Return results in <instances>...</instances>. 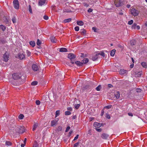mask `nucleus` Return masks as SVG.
I'll return each mask as SVG.
<instances>
[{
    "label": "nucleus",
    "mask_w": 147,
    "mask_h": 147,
    "mask_svg": "<svg viewBox=\"0 0 147 147\" xmlns=\"http://www.w3.org/2000/svg\"><path fill=\"white\" fill-rule=\"evenodd\" d=\"M79 136V135L78 134H77L76 135V136L75 137V138L74 140V141H75V140H77L78 139Z\"/></svg>",
    "instance_id": "obj_58"
},
{
    "label": "nucleus",
    "mask_w": 147,
    "mask_h": 147,
    "mask_svg": "<svg viewBox=\"0 0 147 147\" xmlns=\"http://www.w3.org/2000/svg\"><path fill=\"white\" fill-rule=\"evenodd\" d=\"M62 129V126H60L58 127H57L55 129V130L57 133H58L59 132L61 131Z\"/></svg>",
    "instance_id": "obj_18"
},
{
    "label": "nucleus",
    "mask_w": 147,
    "mask_h": 147,
    "mask_svg": "<svg viewBox=\"0 0 147 147\" xmlns=\"http://www.w3.org/2000/svg\"><path fill=\"white\" fill-rule=\"evenodd\" d=\"M29 11L30 13H32V10L31 6H30V5H29Z\"/></svg>",
    "instance_id": "obj_42"
},
{
    "label": "nucleus",
    "mask_w": 147,
    "mask_h": 147,
    "mask_svg": "<svg viewBox=\"0 0 147 147\" xmlns=\"http://www.w3.org/2000/svg\"><path fill=\"white\" fill-rule=\"evenodd\" d=\"M91 88V87L89 85H86L83 86L82 88L83 91H85L86 90H89Z\"/></svg>",
    "instance_id": "obj_10"
},
{
    "label": "nucleus",
    "mask_w": 147,
    "mask_h": 147,
    "mask_svg": "<svg viewBox=\"0 0 147 147\" xmlns=\"http://www.w3.org/2000/svg\"><path fill=\"white\" fill-rule=\"evenodd\" d=\"M67 110H68L71 111L72 110V109L71 107H69L67 108Z\"/></svg>",
    "instance_id": "obj_62"
},
{
    "label": "nucleus",
    "mask_w": 147,
    "mask_h": 147,
    "mask_svg": "<svg viewBox=\"0 0 147 147\" xmlns=\"http://www.w3.org/2000/svg\"><path fill=\"white\" fill-rule=\"evenodd\" d=\"M106 118L108 119H110V116L109 114H107Z\"/></svg>",
    "instance_id": "obj_60"
},
{
    "label": "nucleus",
    "mask_w": 147,
    "mask_h": 147,
    "mask_svg": "<svg viewBox=\"0 0 147 147\" xmlns=\"http://www.w3.org/2000/svg\"><path fill=\"white\" fill-rule=\"evenodd\" d=\"M41 44V42L39 39H38L36 42V44L38 46L40 45Z\"/></svg>",
    "instance_id": "obj_36"
},
{
    "label": "nucleus",
    "mask_w": 147,
    "mask_h": 147,
    "mask_svg": "<svg viewBox=\"0 0 147 147\" xmlns=\"http://www.w3.org/2000/svg\"><path fill=\"white\" fill-rule=\"evenodd\" d=\"M92 9L91 8H89V9L88 10V11L90 13L92 11Z\"/></svg>",
    "instance_id": "obj_61"
},
{
    "label": "nucleus",
    "mask_w": 147,
    "mask_h": 147,
    "mask_svg": "<svg viewBox=\"0 0 147 147\" xmlns=\"http://www.w3.org/2000/svg\"><path fill=\"white\" fill-rule=\"evenodd\" d=\"M101 88V86L100 85L98 86L96 88V90L97 91H99L100 90Z\"/></svg>",
    "instance_id": "obj_35"
},
{
    "label": "nucleus",
    "mask_w": 147,
    "mask_h": 147,
    "mask_svg": "<svg viewBox=\"0 0 147 147\" xmlns=\"http://www.w3.org/2000/svg\"><path fill=\"white\" fill-rule=\"evenodd\" d=\"M89 61V59L88 58H85L82 61L83 64H86Z\"/></svg>",
    "instance_id": "obj_24"
},
{
    "label": "nucleus",
    "mask_w": 147,
    "mask_h": 147,
    "mask_svg": "<svg viewBox=\"0 0 147 147\" xmlns=\"http://www.w3.org/2000/svg\"><path fill=\"white\" fill-rule=\"evenodd\" d=\"M112 106L111 105H109L107 106H105L104 107V109H110L111 108Z\"/></svg>",
    "instance_id": "obj_43"
},
{
    "label": "nucleus",
    "mask_w": 147,
    "mask_h": 147,
    "mask_svg": "<svg viewBox=\"0 0 147 147\" xmlns=\"http://www.w3.org/2000/svg\"><path fill=\"white\" fill-rule=\"evenodd\" d=\"M92 29L94 31V32H96V28L94 27H93L92 28Z\"/></svg>",
    "instance_id": "obj_64"
},
{
    "label": "nucleus",
    "mask_w": 147,
    "mask_h": 147,
    "mask_svg": "<svg viewBox=\"0 0 147 147\" xmlns=\"http://www.w3.org/2000/svg\"><path fill=\"white\" fill-rule=\"evenodd\" d=\"M75 63L76 65L78 66H82L83 64L82 62H80L79 61H76L75 62Z\"/></svg>",
    "instance_id": "obj_20"
},
{
    "label": "nucleus",
    "mask_w": 147,
    "mask_h": 147,
    "mask_svg": "<svg viewBox=\"0 0 147 147\" xmlns=\"http://www.w3.org/2000/svg\"><path fill=\"white\" fill-rule=\"evenodd\" d=\"M95 129L96 131H97L99 132H101L102 130V129L101 128H99V129L95 128Z\"/></svg>",
    "instance_id": "obj_55"
},
{
    "label": "nucleus",
    "mask_w": 147,
    "mask_h": 147,
    "mask_svg": "<svg viewBox=\"0 0 147 147\" xmlns=\"http://www.w3.org/2000/svg\"><path fill=\"white\" fill-rule=\"evenodd\" d=\"M32 70L34 71H37L38 70V66L36 64H33L32 66Z\"/></svg>",
    "instance_id": "obj_13"
},
{
    "label": "nucleus",
    "mask_w": 147,
    "mask_h": 147,
    "mask_svg": "<svg viewBox=\"0 0 147 147\" xmlns=\"http://www.w3.org/2000/svg\"><path fill=\"white\" fill-rule=\"evenodd\" d=\"M29 44L32 47H34L35 45V43L34 41H30L29 42Z\"/></svg>",
    "instance_id": "obj_28"
},
{
    "label": "nucleus",
    "mask_w": 147,
    "mask_h": 147,
    "mask_svg": "<svg viewBox=\"0 0 147 147\" xmlns=\"http://www.w3.org/2000/svg\"><path fill=\"white\" fill-rule=\"evenodd\" d=\"M24 117V115L23 114H20L18 116V118L20 119H22Z\"/></svg>",
    "instance_id": "obj_41"
},
{
    "label": "nucleus",
    "mask_w": 147,
    "mask_h": 147,
    "mask_svg": "<svg viewBox=\"0 0 147 147\" xmlns=\"http://www.w3.org/2000/svg\"><path fill=\"white\" fill-rule=\"evenodd\" d=\"M3 60L5 62H7L9 59V55L5 53L3 55Z\"/></svg>",
    "instance_id": "obj_7"
},
{
    "label": "nucleus",
    "mask_w": 147,
    "mask_h": 147,
    "mask_svg": "<svg viewBox=\"0 0 147 147\" xmlns=\"http://www.w3.org/2000/svg\"><path fill=\"white\" fill-rule=\"evenodd\" d=\"M80 105H79V104H78L77 105H76L75 106V107L76 108V109H78V108L80 107Z\"/></svg>",
    "instance_id": "obj_52"
},
{
    "label": "nucleus",
    "mask_w": 147,
    "mask_h": 147,
    "mask_svg": "<svg viewBox=\"0 0 147 147\" xmlns=\"http://www.w3.org/2000/svg\"><path fill=\"white\" fill-rule=\"evenodd\" d=\"M142 74V72H139L138 73L137 77H140Z\"/></svg>",
    "instance_id": "obj_48"
},
{
    "label": "nucleus",
    "mask_w": 147,
    "mask_h": 147,
    "mask_svg": "<svg viewBox=\"0 0 147 147\" xmlns=\"http://www.w3.org/2000/svg\"><path fill=\"white\" fill-rule=\"evenodd\" d=\"M16 57L20 60H22L25 58V55L22 53H20L16 55Z\"/></svg>",
    "instance_id": "obj_4"
},
{
    "label": "nucleus",
    "mask_w": 147,
    "mask_h": 147,
    "mask_svg": "<svg viewBox=\"0 0 147 147\" xmlns=\"http://www.w3.org/2000/svg\"><path fill=\"white\" fill-rule=\"evenodd\" d=\"M104 109H103L101 111V115H100L101 116H102L104 114Z\"/></svg>",
    "instance_id": "obj_57"
},
{
    "label": "nucleus",
    "mask_w": 147,
    "mask_h": 147,
    "mask_svg": "<svg viewBox=\"0 0 147 147\" xmlns=\"http://www.w3.org/2000/svg\"><path fill=\"white\" fill-rule=\"evenodd\" d=\"M71 114V113L70 111H67L65 112V115H70Z\"/></svg>",
    "instance_id": "obj_40"
},
{
    "label": "nucleus",
    "mask_w": 147,
    "mask_h": 147,
    "mask_svg": "<svg viewBox=\"0 0 147 147\" xmlns=\"http://www.w3.org/2000/svg\"><path fill=\"white\" fill-rule=\"evenodd\" d=\"M80 32L81 33V34L82 35H86V31L84 29H80Z\"/></svg>",
    "instance_id": "obj_17"
},
{
    "label": "nucleus",
    "mask_w": 147,
    "mask_h": 147,
    "mask_svg": "<svg viewBox=\"0 0 147 147\" xmlns=\"http://www.w3.org/2000/svg\"><path fill=\"white\" fill-rule=\"evenodd\" d=\"M119 74L121 75H124L125 74H127V70H124V69H121L119 71Z\"/></svg>",
    "instance_id": "obj_14"
},
{
    "label": "nucleus",
    "mask_w": 147,
    "mask_h": 147,
    "mask_svg": "<svg viewBox=\"0 0 147 147\" xmlns=\"http://www.w3.org/2000/svg\"><path fill=\"white\" fill-rule=\"evenodd\" d=\"M102 125V123L95 122L94 123L93 125L95 127L98 128L100 127Z\"/></svg>",
    "instance_id": "obj_11"
},
{
    "label": "nucleus",
    "mask_w": 147,
    "mask_h": 147,
    "mask_svg": "<svg viewBox=\"0 0 147 147\" xmlns=\"http://www.w3.org/2000/svg\"><path fill=\"white\" fill-rule=\"evenodd\" d=\"M114 94L117 99L119 98L120 97V93L119 92L117 91L115 92L114 93Z\"/></svg>",
    "instance_id": "obj_23"
},
{
    "label": "nucleus",
    "mask_w": 147,
    "mask_h": 147,
    "mask_svg": "<svg viewBox=\"0 0 147 147\" xmlns=\"http://www.w3.org/2000/svg\"><path fill=\"white\" fill-rule=\"evenodd\" d=\"M46 0H40L38 2V5L40 6H42L45 3Z\"/></svg>",
    "instance_id": "obj_16"
},
{
    "label": "nucleus",
    "mask_w": 147,
    "mask_h": 147,
    "mask_svg": "<svg viewBox=\"0 0 147 147\" xmlns=\"http://www.w3.org/2000/svg\"><path fill=\"white\" fill-rule=\"evenodd\" d=\"M38 125V123L37 122H34V124L33 126L32 130L34 131Z\"/></svg>",
    "instance_id": "obj_19"
},
{
    "label": "nucleus",
    "mask_w": 147,
    "mask_h": 147,
    "mask_svg": "<svg viewBox=\"0 0 147 147\" xmlns=\"http://www.w3.org/2000/svg\"><path fill=\"white\" fill-rule=\"evenodd\" d=\"M70 128V127L69 126H68L66 129L65 130V132H68L69 131V130Z\"/></svg>",
    "instance_id": "obj_56"
},
{
    "label": "nucleus",
    "mask_w": 147,
    "mask_h": 147,
    "mask_svg": "<svg viewBox=\"0 0 147 147\" xmlns=\"http://www.w3.org/2000/svg\"><path fill=\"white\" fill-rule=\"evenodd\" d=\"M26 141H27V138H25L24 139V144H26Z\"/></svg>",
    "instance_id": "obj_63"
},
{
    "label": "nucleus",
    "mask_w": 147,
    "mask_h": 147,
    "mask_svg": "<svg viewBox=\"0 0 147 147\" xmlns=\"http://www.w3.org/2000/svg\"><path fill=\"white\" fill-rule=\"evenodd\" d=\"M67 49L65 48H61L59 49V52H67Z\"/></svg>",
    "instance_id": "obj_25"
},
{
    "label": "nucleus",
    "mask_w": 147,
    "mask_h": 147,
    "mask_svg": "<svg viewBox=\"0 0 147 147\" xmlns=\"http://www.w3.org/2000/svg\"><path fill=\"white\" fill-rule=\"evenodd\" d=\"M19 129V130L17 131V132L22 134L25 132V129L24 127L20 126Z\"/></svg>",
    "instance_id": "obj_8"
},
{
    "label": "nucleus",
    "mask_w": 147,
    "mask_h": 147,
    "mask_svg": "<svg viewBox=\"0 0 147 147\" xmlns=\"http://www.w3.org/2000/svg\"><path fill=\"white\" fill-rule=\"evenodd\" d=\"M43 18L45 20H48L49 19L48 16H44Z\"/></svg>",
    "instance_id": "obj_54"
},
{
    "label": "nucleus",
    "mask_w": 147,
    "mask_h": 147,
    "mask_svg": "<svg viewBox=\"0 0 147 147\" xmlns=\"http://www.w3.org/2000/svg\"><path fill=\"white\" fill-rule=\"evenodd\" d=\"M71 20V19L69 18L65 20H63V22L64 23H67L70 22Z\"/></svg>",
    "instance_id": "obj_31"
},
{
    "label": "nucleus",
    "mask_w": 147,
    "mask_h": 147,
    "mask_svg": "<svg viewBox=\"0 0 147 147\" xmlns=\"http://www.w3.org/2000/svg\"><path fill=\"white\" fill-rule=\"evenodd\" d=\"M76 56L72 53H69L67 55V58L71 60L76 58Z\"/></svg>",
    "instance_id": "obj_6"
},
{
    "label": "nucleus",
    "mask_w": 147,
    "mask_h": 147,
    "mask_svg": "<svg viewBox=\"0 0 147 147\" xmlns=\"http://www.w3.org/2000/svg\"><path fill=\"white\" fill-rule=\"evenodd\" d=\"M133 20H131L130 21H129L128 22V24L129 25H131L133 23Z\"/></svg>",
    "instance_id": "obj_51"
},
{
    "label": "nucleus",
    "mask_w": 147,
    "mask_h": 147,
    "mask_svg": "<svg viewBox=\"0 0 147 147\" xmlns=\"http://www.w3.org/2000/svg\"><path fill=\"white\" fill-rule=\"evenodd\" d=\"M50 39L52 42L53 43H55L56 42V39H55V37H54L53 36H51Z\"/></svg>",
    "instance_id": "obj_21"
},
{
    "label": "nucleus",
    "mask_w": 147,
    "mask_h": 147,
    "mask_svg": "<svg viewBox=\"0 0 147 147\" xmlns=\"http://www.w3.org/2000/svg\"><path fill=\"white\" fill-rule=\"evenodd\" d=\"M116 50L115 49H113L111 51L110 55L111 56H113L115 53Z\"/></svg>",
    "instance_id": "obj_27"
},
{
    "label": "nucleus",
    "mask_w": 147,
    "mask_h": 147,
    "mask_svg": "<svg viewBox=\"0 0 147 147\" xmlns=\"http://www.w3.org/2000/svg\"><path fill=\"white\" fill-rule=\"evenodd\" d=\"M142 91V90L140 88H137L136 89V91L137 92H140Z\"/></svg>",
    "instance_id": "obj_53"
},
{
    "label": "nucleus",
    "mask_w": 147,
    "mask_h": 147,
    "mask_svg": "<svg viewBox=\"0 0 147 147\" xmlns=\"http://www.w3.org/2000/svg\"><path fill=\"white\" fill-rule=\"evenodd\" d=\"M59 120L58 118L56 119H55L52 120L51 121V126H54L57 123Z\"/></svg>",
    "instance_id": "obj_9"
},
{
    "label": "nucleus",
    "mask_w": 147,
    "mask_h": 147,
    "mask_svg": "<svg viewBox=\"0 0 147 147\" xmlns=\"http://www.w3.org/2000/svg\"><path fill=\"white\" fill-rule=\"evenodd\" d=\"M36 103L37 105H39L40 104V102L39 100H36Z\"/></svg>",
    "instance_id": "obj_50"
},
{
    "label": "nucleus",
    "mask_w": 147,
    "mask_h": 147,
    "mask_svg": "<svg viewBox=\"0 0 147 147\" xmlns=\"http://www.w3.org/2000/svg\"><path fill=\"white\" fill-rule=\"evenodd\" d=\"M5 144L7 146H11L12 145V144L10 142L6 141L5 142Z\"/></svg>",
    "instance_id": "obj_32"
},
{
    "label": "nucleus",
    "mask_w": 147,
    "mask_h": 147,
    "mask_svg": "<svg viewBox=\"0 0 147 147\" xmlns=\"http://www.w3.org/2000/svg\"><path fill=\"white\" fill-rule=\"evenodd\" d=\"M60 111L59 110H57L56 111V115H55V117L58 116L60 114Z\"/></svg>",
    "instance_id": "obj_37"
},
{
    "label": "nucleus",
    "mask_w": 147,
    "mask_h": 147,
    "mask_svg": "<svg viewBox=\"0 0 147 147\" xmlns=\"http://www.w3.org/2000/svg\"><path fill=\"white\" fill-rule=\"evenodd\" d=\"M33 147H38V144L36 141L35 142Z\"/></svg>",
    "instance_id": "obj_45"
},
{
    "label": "nucleus",
    "mask_w": 147,
    "mask_h": 147,
    "mask_svg": "<svg viewBox=\"0 0 147 147\" xmlns=\"http://www.w3.org/2000/svg\"><path fill=\"white\" fill-rule=\"evenodd\" d=\"M12 77L14 80H17L19 78L21 79H24V76H21V74L19 73H14L12 75Z\"/></svg>",
    "instance_id": "obj_1"
},
{
    "label": "nucleus",
    "mask_w": 147,
    "mask_h": 147,
    "mask_svg": "<svg viewBox=\"0 0 147 147\" xmlns=\"http://www.w3.org/2000/svg\"><path fill=\"white\" fill-rule=\"evenodd\" d=\"M137 24L136 23H134L131 26V28L132 29H135L136 28Z\"/></svg>",
    "instance_id": "obj_39"
},
{
    "label": "nucleus",
    "mask_w": 147,
    "mask_h": 147,
    "mask_svg": "<svg viewBox=\"0 0 147 147\" xmlns=\"http://www.w3.org/2000/svg\"><path fill=\"white\" fill-rule=\"evenodd\" d=\"M12 20L13 23H15L16 22V18L14 17L12 19Z\"/></svg>",
    "instance_id": "obj_46"
},
{
    "label": "nucleus",
    "mask_w": 147,
    "mask_h": 147,
    "mask_svg": "<svg viewBox=\"0 0 147 147\" xmlns=\"http://www.w3.org/2000/svg\"><path fill=\"white\" fill-rule=\"evenodd\" d=\"M14 7L18 9L19 7V4L18 0H14L13 2Z\"/></svg>",
    "instance_id": "obj_5"
},
{
    "label": "nucleus",
    "mask_w": 147,
    "mask_h": 147,
    "mask_svg": "<svg viewBox=\"0 0 147 147\" xmlns=\"http://www.w3.org/2000/svg\"><path fill=\"white\" fill-rule=\"evenodd\" d=\"M26 53H27V55L28 57H29L31 55V53L28 50H27L26 51Z\"/></svg>",
    "instance_id": "obj_44"
},
{
    "label": "nucleus",
    "mask_w": 147,
    "mask_h": 147,
    "mask_svg": "<svg viewBox=\"0 0 147 147\" xmlns=\"http://www.w3.org/2000/svg\"><path fill=\"white\" fill-rule=\"evenodd\" d=\"M0 29H1L3 31H4L6 29L5 27L3 25H0Z\"/></svg>",
    "instance_id": "obj_30"
},
{
    "label": "nucleus",
    "mask_w": 147,
    "mask_h": 147,
    "mask_svg": "<svg viewBox=\"0 0 147 147\" xmlns=\"http://www.w3.org/2000/svg\"><path fill=\"white\" fill-rule=\"evenodd\" d=\"M130 43L131 45V46H133L136 45V41L134 40H132L130 41Z\"/></svg>",
    "instance_id": "obj_22"
},
{
    "label": "nucleus",
    "mask_w": 147,
    "mask_h": 147,
    "mask_svg": "<svg viewBox=\"0 0 147 147\" xmlns=\"http://www.w3.org/2000/svg\"><path fill=\"white\" fill-rule=\"evenodd\" d=\"M98 53H97L95 55H94L92 57L91 59H92L93 61L96 60L98 58Z\"/></svg>",
    "instance_id": "obj_15"
},
{
    "label": "nucleus",
    "mask_w": 147,
    "mask_h": 147,
    "mask_svg": "<svg viewBox=\"0 0 147 147\" xmlns=\"http://www.w3.org/2000/svg\"><path fill=\"white\" fill-rule=\"evenodd\" d=\"M72 132H73V130H71L69 133L68 136H70L71 134L72 133Z\"/></svg>",
    "instance_id": "obj_59"
},
{
    "label": "nucleus",
    "mask_w": 147,
    "mask_h": 147,
    "mask_svg": "<svg viewBox=\"0 0 147 147\" xmlns=\"http://www.w3.org/2000/svg\"><path fill=\"white\" fill-rule=\"evenodd\" d=\"M142 66L145 68H146L147 67V63L146 62H142L141 63Z\"/></svg>",
    "instance_id": "obj_26"
},
{
    "label": "nucleus",
    "mask_w": 147,
    "mask_h": 147,
    "mask_svg": "<svg viewBox=\"0 0 147 147\" xmlns=\"http://www.w3.org/2000/svg\"><path fill=\"white\" fill-rule=\"evenodd\" d=\"M109 136V135L105 133H103L101 135V137L103 139L106 140L108 138Z\"/></svg>",
    "instance_id": "obj_12"
},
{
    "label": "nucleus",
    "mask_w": 147,
    "mask_h": 147,
    "mask_svg": "<svg viewBox=\"0 0 147 147\" xmlns=\"http://www.w3.org/2000/svg\"><path fill=\"white\" fill-rule=\"evenodd\" d=\"M75 30L76 31H78L79 30V26H76L74 28Z\"/></svg>",
    "instance_id": "obj_49"
},
{
    "label": "nucleus",
    "mask_w": 147,
    "mask_h": 147,
    "mask_svg": "<svg viewBox=\"0 0 147 147\" xmlns=\"http://www.w3.org/2000/svg\"><path fill=\"white\" fill-rule=\"evenodd\" d=\"M78 25L79 26H82L84 25V22L82 21H78L77 22Z\"/></svg>",
    "instance_id": "obj_29"
},
{
    "label": "nucleus",
    "mask_w": 147,
    "mask_h": 147,
    "mask_svg": "<svg viewBox=\"0 0 147 147\" xmlns=\"http://www.w3.org/2000/svg\"><path fill=\"white\" fill-rule=\"evenodd\" d=\"M98 55H101L103 57H105V54L103 52H102L101 53H98Z\"/></svg>",
    "instance_id": "obj_33"
},
{
    "label": "nucleus",
    "mask_w": 147,
    "mask_h": 147,
    "mask_svg": "<svg viewBox=\"0 0 147 147\" xmlns=\"http://www.w3.org/2000/svg\"><path fill=\"white\" fill-rule=\"evenodd\" d=\"M38 82L36 81H34L31 83V85L32 86L36 85L37 84Z\"/></svg>",
    "instance_id": "obj_34"
},
{
    "label": "nucleus",
    "mask_w": 147,
    "mask_h": 147,
    "mask_svg": "<svg viewBox=\"0 0 147 147\" xmlns=\"http://www.w3.org/2000/svg\"><path fill=\"white\" fill-rule=\"evenodd\" d=\"M123 0H115V3L116 6L117 7H119L122 6L123 4Z\"/></svg>",
    "instance_id": "obj_2"
},
{
    "label": "nucleus",
    "mask_w": 147,
    "mask_h": 147,
    "mask_svg": "<svg viewBox=\"0 0 147 147\" xmlns=\"http://www.w3.org/2000/svg\"><path fill=\"white\" fill-rule=\"evenodd\" d=\"M131 13L134 16H136L139 14V11L134 8H132L130 10Z\"/></svg>",
    "instance_id": "obj_3"
},
{
    "label": "nucleus",
    "mask_w": 147,
    "mask_h": 147,
    "mask_svg": "<svg viewBox=\"0 0 147 147\" xmlns=\"http://www.w3.org/2000/svg\"><path fill=\"white\" fill-rule=\"evenodd\" d=\"M80 142H78L76 143H75L73 147H78V146L79 145Z\"/></svg>",
    "instance_id": "obj_47"
},
{
    "label": "nucleus",
    "mask_w": 147,
    "mask_h": 147,
    "mask_svg": "<svg viewBox=\"0 0 147 147\" xmlns=\"http://www.w3.org/2000/svg\"><path fill=\"white\" fill-rule=\"evenodd\" d=\"M63 11L65 12H66L67 13L71 12L72 11H71L67 9H65Z\"/></svg>",
    "instance_id": "obj_38"
}]
</instances>
